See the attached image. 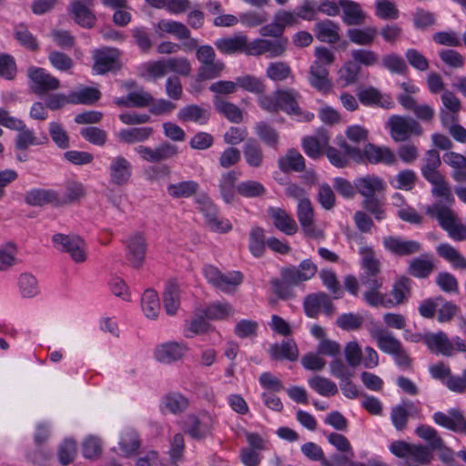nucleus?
<instances>
[{"instance_id":"b1692460","label":"nucleus","mask_w":466,"mask_h":466,"mask_svg":"<svg viewBox=\"0 0 466 466\" xmlns=\"http://www.w3.org/2000/svg\"><path fill=\"white\" fill-rule=\"evenodd\" d=\"M435 269L433 258L431 254L425 253L411 259L409 263L408 272L414 278L426 279Z\"/></svg>"},{"instance_id":"f03ea898","label":"nucleus","mask_w":466,"mask_h":466,"mask_svg":"<svg viewBox=\"0 0 466 466\" xmlns=\"http://www.w3.org/2000/svg\"><path fill=\"white\" fill-rule=\"evenodd\" d=\"M387 127L393 141L405 142L412 137H420L423 128L420 122L410 116L392 115L390 116Z\"/></svg>"},{"instance_id":"7ed1b4c3","label":"nucleus","mask_w":466,"mask_h":466,"mask_svg":"<svg viewBox=\"0 0 466 466\" xmlns=\"http://www.w3.org/2000/svg\"><path fill=\"white\" fill-rule=\"evenodd\" d=\"M204 276L214 288L228 294L234 293L237 287L243 281L241 272L232 271L224 274L212 265H208L204 268Z\"/></svg>"},{"instance_id":"f704fd0d","label":"nucleus","mask_w":466,"mask_h":466,"mask_svg":"<svg viewBox=\"0 0 466 466\" xmlns=\"http://www.w3.org/2000/svg\"><path fill=\"white\" fill-rule=\"evenodd\" d=\"M425 212L428 216L435 218L444 230L450 229L451 226H453V223L456 221L454 212L439 203L428 206L425 208Z\"/></svg>"},{"instance_id":"3c124183","label":"nucleus","mask_w":466,"mask_h":466,"mask_svg":"<svg viewBox=\"0 0 466 466\" xmlns=\"http://www.w3.org/2000/svg\"><path fill=\"white\" fill-rule=\"evenodd\" d=\"M198 190V184L195 181H182L177 184H170L167 187V193L175 198H187L194 196Z\"/></svg>"},{"instance_id":"393cba45","label":"nucleus","mask_w":466,"mask_h":466,"mask_svg":"<svg viewBox=\"0 0 466 466\" xmlns=\"http://www.w3.org/2000/svg\"><path fill=\"white\" fill-rule=\"evenodd\" d=\"M268 352L273 360L296 361L299 358V350L293 339L282 340L281 343L271 345Z\"/></svg>"},{"instance_id":"4d7b16f0","label":"nucleus","mask_w":466,"mask_h":466,"mask_svg":"<svg viewBox=\"0 0 466 466\" xmlns=\"http://www.w3.org/2000/svg\"><path fill=\"white\" fill-rule=\"evenodd\" d=\"M225 69V64L216 58L211 59L207 64L200 65L198 69V78L200 80H209L218 77Z\"/></svg>"},{"instance_id":"6e6552de","label":"nucleus","mask_w":466,"mask_h":466,"mask_svg":"<svg viewBox=\"0 0 466 466\" xmlns=\"http://www.w3.org/2000/svg\"><path fill=\"white\" fill-rule=\"evenodd\" d=\"M421 409L412 400H403L399 405L394 406L390 411V419L393 426L397 431L406 429L409 418L420 419Z\"/></svg>"},{"instance_id":"a211bd4d","label":"nucleus","mask_w":466,"mask_h":466,"mask_svg":"<svg viewBox=\"0 0 466 466\" xmlns=\"http://www.w3.org/2000/svg\"><path fill=\"white\" fill-rule=\"evenodd\" d=\"M370 164L383 163L386 165L394 164L396 157L391 149L386 147H378L374 144H367L361 150V163Z\"/></svg>"},{"instance_id":"603ef678","label":"nucleus","mask_w":466,"mask_h":466,"mask_svg":"<svg viewBox=\"0 0 466 466\" xmlns=\"http://www.w3.org/2000/svg\"><path fill=\"white\" fill-rule=\"evenodd\" d=\"M416 434L422 440H424L428 445L430 451L432 452L437 448L443 447V440L439 435L438 431L431 426L420 425L415 430Z\"/></svg>"},{"instance_id":"1a4fd4ad","label":"nucleus","mask_w":466,"mask_h":466,"mask_svg":"<svg viewBox=\"0 0 466 466\" xmlns=\"http://www.w3.org/2000/svg\"><path fill=\"white\" fill-rule=\"evenodd\" d=\"M278 97L279 111L281 110L289 115L302 116L305 120L310 121L314 115L312 113H303L299 106L298 99L300 97L299 92L294 89H278L276 90Z\"/></svg>"},{"instance_id":"c85d7f7f","label":"nucleus","mask_w":466,"mask_h":466,"mask_svg":"<svg viewBox=\"0 0 466 466\" xmlns=\"http://www.w3.org/2000/svg\"><path fill=\"white\" fill-rule=\"evenodd\" d=\"M25 201L27 205L34 207H41L46 204L58 207V193L52 189H32L26 192Z\"/></svg>"},{"instance_id":"6ab92c4d","label":"nucleus","mask_w":466,"mask_h":466,"mask_svg":"<svg viewBox=\"0 0 466 466\" xmlns=\"http://www.w3.org/2000/svg\"><path fill=\"white\" fill-rule=\"evenodd\" d=\"M339 5L342 9V22L349 26L361 25L367 19L366 13L361 5L352 0H339Z\"/></svg>"},{"instance_id":"5fc2aeb1","label":"nucleus","mask_w":466,"mask_h":466,"mask_svg":"<svg viewBox=\"0 0 466 466\" xmlns=\"http://www.w3.org/2000/svg\"><path fill=\"white\" fill-rule=\"evenodd\" d=\"M141 306L147 318H157L160 310V303L157 292L153 289H147L142 296Z\"/></svg>"},{"instance_id":"9d476101","label":"nucleus","mask_w":466,"mask_h":466,"mask_svg":"<svg viewBox=\"0 0 466 466\" xmlns=\"http://www.w3.org/2000/svg\"><path fill=\"white\" fill-rule=\"evenodd\" d=\"M157 27L167 34L175 35L178 40H186L182 43L184 51L190 52L198 46V40L190 37V30L181 22L160 20Z\"/></svg>"},{"instance_id":"4be33fe9","label":"nucleus","mask_w":466,"mask_h":466,"mask_svg":"<svg viewBox=\"0 0 466 466\" xmlns=\"http://www.w3.org/2000/svg\"><path fill=\"white\" fill-rule=\"evenodd\" d=\"M423 342L432 352H437L443 356H451L453 353L452 342L443 331L424 334Z\"/></svg>"},{"instance_id":"bb28decb","label":"nucleus","mask_w":466,"mask_h":466,"mask_svg":"<svg viewBox=\"0 0 466 466\" xmlns=\"http://www.w3.org/2000/svg\"><path fill=\"white\" fill-rule=\"evenodd\" d=\"M187 347L177 342H167L158 346L155 357L158 361L170 363L180 360L186 353Z\"/></svg>"},{"instance_id":"473e14b6","label":"nucleus","mask_w":466,"mask_h":466,"mask_svg":"<svg viewBox=\"0 0 466 466\" xmlns=\"http://www.w3.org/2000/svg\"><path fill=\"white\" fill-rule=\"evenodd\" d=\"M268 214L274 226L287 235H294L298 230L296 221L282 208H270Z\"/></svg>"},{"instance_id":"20e7f679","label":"nucleus","mask_w":466,"mask_h":466,"mask_svg":"<svg viewBox=\"0 0 466 466\" xmlns=\"http://www.w3.org/2000/svg\"><path fill=\"white\" fill-rule=\"evenodd\" d=\"M55 247L70 255L76 263H82L86 259V242L78 235H66L57 233L52 237Z\"/></svg>"},{"instance_id":"9b49d317","label":"nucleus","mask_w":466,"mask_h":466,"mask_svg":"<svg viewBox=\"0 0 466 466\" xmlns=\"http://www.w3.org/2000/svg\"><path fill=\"white\" fill-rule=\"evenodd\" d=\"M136 151L144 160L150 163H160L173 158L178 154L177 147L168 142H163L155 147L139 146Z\"/></svg>"},{"instance_id":"680f3d73","label":"nucleus","mask_w":466,"mask_h":466,"mask_svg":"<svg viewBox=\"0 0 466 466\" xmlns=\"http://www.w3.org/2000/svg\"><path fill=\"white\" fill-rule=\"evenodd\" d=\"M361 67L353 60L347 61L339 70V79L343 86L355 84L359 80Z\"/></svg>"},{"instance_id":"4468645a","label":"nucleus","mask_w":466,"mask_h":466,"mask_svg":"<svg viewBox=\"0 0 466 466\" xmlns=\"http://www.w3.org/2000/svg\"><path fill=\"white\" fill-rule=\"evenodd\" d=\"M108 170L110 183L116 186H124L131 177L132 165L126 157L117 156L111 159Z\"/></svg>"},{"instance_id":"864d4df0","label":"nucleus","mask_w":466,"mask_h":466,"mask_svg":"<svg viewBox=\"0 0 466 466\" xmlns=\"http://www.w3.org/2000/svg\"><path fill=\"white\" fill-rule=\"evenodd\" d=\"M94 59L93 69L100 75L113 70L116 63V58L108 50H96L94 54Z\"/></svg>"},{"instance_id":"412c9836","label":"nucleus","mask_w":466,"mask_h":466,"mask_svg":"<svg viewBox=\"0 0 466 466\" xmlns=\"http://www.w3.org/2000/svg\"><path fill=\"white\" fill-rule=\"evenodd\" d=\"M370 333L371 338L376 340L378 348L386 354L392 355L402 346L391 332L382 328H373Z\"/></svg>"},{"instance_id":"774afa93","label":"nucleus","mask_w":466,"mask_h":466,"mask_svg":"<svg viewBox=\"0 0 466 466\" xmlns=\"http://www.w3.org/2000/svg\"><path fill=\"white\" fill-rule=\"evenodd\" d=\"M382 66L390 73L405 75L408 72V66L405 60L395 53L385 55L382 59Z\"/></svg>"},{"instance_id":"dca6fc26","label":"nucleus","mask_w":466,"mask_h":466,"mask_svg":"<svg viewBox=\"0 0 466 466\" xmlns=\"http://www.w3.org/2000/svg\"><path fill=\"white\" fill-rule=\"evenodd\" d=\"M93 5L94 0H74L70 4L74 21L83 27L92 28L96 21V15L91 11Z\"/></svg>"},{"instance_id":"ea45409f","label":"nucleus","mask_w":466,"mask_h":466,"mask_svg":"<svg viewBox=\"0 0 466 466\" xmlns=\"http://www.w3.org/2000/svg\"><path fill=\"white\" fill-rule=\"evenodd\" d=\"M378 30L374 26L350 28L347 31L349 40L358 46H370L376 39Z\"/></svg>"},{"instance_id":"c9c22d12","label":"nucleus","mask_w":466,"mask_h":466,"mask_svg":"<svg viewBox=\"0 0 466 466\" xmlns=\"http://www.w3.org/2000/svg\"><path fill=\"white\" fill-rule=\"evenodd\" d=\"M243 154L246 163L254 168L262 166L264 153L260 144L254 138H249L243 147Z\"/></svg>"},{"instance_id":"09e8293b","label":"nucleus","mask_w":466,"mask_h":466,"mask_svg":"<svg viewBox=\"0 0 466 466\" xmlns=\"http://www.w3.org/2000/svg\"><path fill=\"white\" fill-rule=\"evenodd\" d=\"M425 179L433 186L431 194L434 197L442 198L447 201L452 200L451 189L444 175L440 173Z\"/></svg>"},{"instance_id":"052dcab7","label":"nucleus","mask_w":466,"mask_h":466,"mask_svg":"<svg viewBox=\"0 0 466 466\" xmlns=\"http://www.w3.org/2000/svg\"><path fill=\"white\" fill-rule=\"evenodd\" d=\"M120 450L127 457L134 454L140 448V440L137 433L133 430L126 431L119 441Z\"/></svg>"},{"instance_id":"0e129e2a","label":"nucleus","mask_w":466,"mask_h":466,"mask_svg":"<svg viewBox=\"0 0 466 466\" xmlns=\"http://www.w3.org/2000/svg\"><path fill=\"white\" fill-rule=\"evenodd\" d=\"M362 255V267L365 269L364 275H379L380 263L376 258L373 249L370 247H362L360 250Z\"/></svg>"},{"instance_id":"a18cd8bd","label":"nucleus","mask_w":466,"mask_h":466,"mask_svg":"<svg viewBox=\"0 0 466 466\" xmlns=\"http://www.w3.org/2000/svg\"><path fill=\"white\" fill-rule=\"evenodd\" d=\"M152 134L153 128L150 127H132L120 130L117 137L123 143L135 144L148 139Z\"/></svg>"},{"instance_id":"2f4dec72","label":"nucleus","mask_w":466,"mask_h":466,"mask_svg":"<svg viewBox=\"0 0 466 466\" xmlns=\"http://www.w3.org/2000/svg\"><path fill=\"white\" fill-rule=\"evenodd\" d=\"M411 279L406 276L398 278L391 289L390 308L404 304L411 295Z\"/></svg>"},{"instance_id":"bf43d9fd","label":"nucleus","mask_w":466,"mask_h":466,"mask_svg":"<svg viewBox=\"0 0 466 466\" xmlns=\"http://www.w3.org/2000/svg\"><path fill=\"white\" fill-rule=\"evenodd\" d=\"M265 234L260 227H254L249 232L248 248L253 256L259 258L265 252Z\"/></svg>"},{"instance_id":"a19ab883","label":"nucleus","mask_w":466,"mask_h":466,"mask_svg":"<svg viewBox=\"0 0 466 466\" xmlns=\"http://www.w3.org/2000/svg\"><path fill=\"white\" fill-rule=\"evenodd\" d=\"M214 106L215 109L230 122L238 124L243 120L242 110L235 104L216 96Z\"/></svg>"},{"instance_id":"aec40b11","label":"nucleus","mask_w":466,"mask_h":466,"mask_svg":"<svg viewBox=\"0 0 466 466\" xmlns=\"http://www.w3.org/2000/svg\"><path fill=\"white\" fill-rule=\"evenodd\" d=\"M397 100L401 106L406 110L412 111L415 116L423 122H431L434 118V109L427 104H418L411 96L398 95Z\"/></svg>"},{"instance_id":"69168bd1","label":"nucleus","mask_w":466,"mask_h":466,"mask_svg":"<svg viewBox=\"0 0 466 466\" xmlns=\"http://www.w3.org/2000/svg\"><path fill=\"white\" fill-rule=\"evenodd\" d=\"M309 385L322 396H332L338 392L336 384L330 380L321 377L314 376L309 380Z\"/></svg>"},{"instance_id":"4c0bfd02","label":"nucleus","mask_w":466,"mask_h":466,"mask_svg":"<svg viewBox=\"0 0 466 466\" xmlns=\"http://www.w3.org/2000/svg\"><path fill=\"white\" fill-rule=\"evenodd\" d=\"M215 46L223 54L246 53L248 38L246 35L220 38L215 42Z\"/></svg>"},{"instance_id":"a878e982","label":"nucleus","mask_w":466,"mask_h":466,"mask_svg":"<svg viewBox=\"0 0 466 466\" xmlns=\"http://www.w3.org/2000/svg\"><path fill=\"white\" fill-rule=\"evenodd\" d=\"M313 30L320 42L336 44L339 40V25L332 20L325 19L316 23Z\"/></svg>"},{"instance_id":"c756f323","label":"nucleus","mask_w":466,"mask_h":466,"mask_svg":"<svg viewBox=\"0 0 466 466\" xmlns=\"http://www.w3.org/2000/svg\"><path fill=\"white\" fill-rule=\"evenodd\" d=\"M187 424L186 433L195 440H202L211 431V420L208 416H189Z\"/></svg>"},{"instance_id":"e2e57ef3","label":"nucleus","mask_w":466,"mask_h":466,"mask_svg":"<svg viewBox=\"0 0 466 466\" xmlns=\"http://www.w3.org/2000/svg\"><path fill=\"white\" fill-rule=\"evenodd\" d=\"M101 97V93L95 87H85L70 94L71 104L93 105Z\"/></svg>"},{"instance_id":"7c9ffc66","label":"nucleus","mask_w":466,"mask_h":466,"mask_svg":"<svg viewBox=\"0 0 466 466\" xmlns=\"http://www.w3.org/2000/svg\"><path fill=\"white\" fill-rule=\"evenodd\" d=\"M443 161L453 171L451 177L458 183H466V157L459 153L450 151L443 155Z\"/></svg>"},{"instance_id":"ddd939ff","label":"nucleus","mask_w":466,"mask_h":466,"mask_svg":"<svg viewBox=\"0 0 466 466\" xmlns=\"http://www.w3.org/2000/svg\"><path fill=\"white\" fill-rule=\"evenodd\" d=\"M147 240L143 234L135 233L127 241V259L135 268H140L146 258Z\"/></svg>"},{"instance_id":"338daca9","label":"nucleus","mask_w":466,"mask_h":466,"mask_svg":"<svg viewBox=\"0 0 466 466\" xmlns=\"http://www.w3.org/2000/svg\"><path fill=\"white\" fill-rule=\"evenodd\" d=\"M237 192L240 196L248 198H259L265 195L266 188L258 181L247 180L237 185Z\"/></svg>"},{"instance_id":"37998d69","label":"nucleus","mask_w":466,"mask_h":466,"mask_svg":"<svg viewBox=\"0 0 466 466\" xmlns=\"http://www.w3.org/2000/svg\"><path fill=\"white\" fill-rule=\"evenodd\" d=\"M163 303L168 315H175L180 306V289L176 282L170 281L163 293Z\"/></svg>"},{"instance_id":"49530a36","label":"nucleus","mask_w":466,"mask_h":466,"mask_svg":"<svg viewBox=\"0 0 466 466\" xmlns=\"http://www.w3.org/2000/svg\"><path fill=\"white\" fill-rule=\"evenodd\" d=\"M177 118L182 122L192 121L206 124L209 118V112L199 106L188 105L179 110Z\"/></svg>"},{"instance_id":"72a5a7b5","label":"nucleus","mask_w":466,"mask_h":466,"mask_svg":"<svg viewBox=\"0 0 466 466\" xmlns=\"http://www.w3.org/2000/svg\"><path fill=\"white\" fill-rule=\"evenodd\" d=\"M239 176V172L230 170L222 174L218 181L220 195L223 200L228 204L232 203L235 199V193L237 191L236 182L238 181Z\"/></svg>"},{"instance_id":"5701e85b","label":"nucleus","mask_w":466,"mask_h":466,"mask_svg":"<svg viewBox=\"0 0 466 466\" xmlns=\"http://www.w3.org/2000/svg\"><path fill=\"white\" fill-rule=\"evenodd\" d=\"M433 420L451 431L461 432L466 428V420L459 410L452 409L448 414L438 411L433 415Z\"/></svg>"},{"instance_id":"8fccbe9b","label":"nucleus","mask_w":466,"mask_h":466,"mask_svg":"<svg viewBox=\"0 0 466 466\" xmlns=\"http://www.w3.org/2000/svg\"><path fill=\"white\" fill-rule=\"evenodd\" d=\"M440 257L452 264L456 268H466V258L450 244H441L437 247Z\"/></svg>"},{"instance_id":"c03bdc74","label":"nucleus","mask_w":466,"mask_h":466,"mask_svg":"<svg viewBox=\"0 0 466 466\" xmlns=\"http://www.w3.org/2000/svg\"><path fill=\"white\" fill-rule=\"evenodd\" d=\"M65 187L64 196H58V207L77 203L86 196L85 187L80 182L67 181Z\"/></svg>"},{"instance_id":"de8ad7c7","label":"nucleus","mask_w":466,"mask_h":466,"mask_svg":"<svg viewBox=\"0 0 466 466\" xmlns=\"http://www.w3.org/2000/svg\"><path fill=\"white\" fill-rule=\"evenodd\" d=\"M255 132L258 138L268 147L277 149L279 136L278 131L266 122H258L255 126Z\"/></svg>"},{"instance_id":"f3484780","label":"nucleus","mask_w":466,"mask_h":466,"mask_svg":"<svg viewBox=\"0 0 466 466\" xmlns=\"http://www.w3.org/2000/svg\"><path fill=\"white\" fill-rule=\"evenodd\" d=\"M383 246L388 251L400 257L410 256L421 249V244L418 241L405 240L392 236L383 238Z\"/></svg>"},{"instance_id":"f8f14e48","label":"nucleus","mask_w":466,"mask_h":466,"mask_svg":"<svg viewBox=\"0 0 466 466\" xmlns=\"http://www.w3.org/2000/svg\"><path fill=\"white\" fill-rule=\"evenodd\" d=\"M303 308L306 315L312 319L318 318L321 309L328 316L334 312V305L329 295L324 292L308 295L304 299Z\"/></svg>"},{"instance_id":"2eb2a0df","label":"nucleus","mask_w":466,"mask_h":466,"mask_svg":"<svg viewBox=\"0 0 466 466\" xmlns=\"http://www.w3.org/2000/svg\"><path fill=\"white\" fill-rule=\"evenodd\" d=\"M356 187L363 198L384 196L387 188L386 182L376 175H366L357 178Z\"/></svg>"},{"instance_id":"e433bc0d","label":"nucleus","mask_w":466,"mask_h":466,"mask_svg":"<svg viewBox=\"0 0 466 466\" xmlns=\"http://www.w3.org/2000/svg\"><path fill=\"white\" fill-rule=\"evenodd\" d=\"M279 167L287 173L289 171L301 172L305 169V160L296 149H289L285 157L278 160Z\"/></svg>"},{"instance_id":"f257e3e1","label":"nucleus","mask_w":466,"mask_h":466,"mask_svg":"<svg viewBox=\"0 0 466 466\" xmlns=\"http://www.w3.org/2000/svg\"><path fill=\"white\" fill-rule=\"evenodd\" d=\"M390 451L395 456L404 459L407 466L429 465L433 459V454L427 446L410 444L404 441H393Z\"/></svg>"},{"instance_id":"39448f33","label":"nucleus","mask_w":466,"mask_h":466,"mask_svg":"<svg viewBox=\"0 0 466 466\" xmlns=\"http://www.w3.org/2000/svg\"><path fill=\"white\" fill-rule=\"evenodd\" d=\"M288 38H279L275 40L256 39L248 43L246 54L248 56H262L268 54L269 57L281 56L287 50Z\"/></svg>"},{"instance_id":"13d9d810","label":"nucleus","mask_w":466,"mask_h":466,"mask_svg":"<svg viewBox=\"0 0 466 466\" xmlns=\"http://www.w3.org/2000/svg\"><path fill=\"white\" fill-rule=\"evenodd\" d=\"M233 313L232 306L228 302H216L203 309V314L209 320L225 319Z\"/></svg>"},{"instance_id":"58836bf2","label":"nucleus","mask_w":466,"mask_h":466,"mask_svg":"<svg viewBox=\"0 0 466 466\" xmlns=\"http://www.w3.org/2000/svg\"><path fill=\"white\" fill-rule=\"evenodd\" d=\"M386 204L384 196H377L368 198H363L361 207L366 213L371 216L375 220L381 221L386 218Z\"/></svg>"},{"instance_id":"6e6d98bb","label":"nucleus","mask_w":466,"mask_h":466,"mask_svg":"<svg viewBox=\"0 0 466 466\" xmlns=\"http://www.w3.org/2000/svg\"><path fill=\"white\" fill-rule=\"evenodd\" d=\"M441 165L440 154L435 149H430L425 153L423 158V165L421 166L420 171L424 178L431 176L440 174L439 167Z\"/></svg>"},{"instance_id":"0eeeda50","label":"nucleus","mask_w":466,"mask_h":466,"mask_svg":"<svg viewBox=\"0 0 466 466\" xmlns=\"http://www.w3.org/2000/svg\"><path fill=\"white\" fill-rule=\"evenodd\" d=\"M318 271V267L310 259H304L299 267L283 268L281 278L289 285L296 286L312 279Z\"/></svg>"},{"instance_id":"cd10ccee","label":"nucleus","mask_w":466,"mask_h":466,"mask_svg":"<svg viewBox=\"0 0 466 466\" xmlns=\"http://www.w3.org/2000/svg\"><path fill=\"white\" fill-rule=\"evenodd\" d=\"M309 75L310 85L317 90L327 93L331 89L332 84L329 78V71L328 67L312 64L309 67Z\"/></svg>"},{"instance_id":"423d86ee","label":"nucleus","mask_w":466,"mask_h":466,"mask_svg":"<svg viewBox=\"0 0 466 466\" xmlns=\"http://www.w3.org/2000/svg\"><path fill=\"white\" fill-rule=\"evenodd\" d=\"M28 77L32 82V91L38 96L55 91L60 87L59 79L41 67H30Z\"/></svg>"},{"instance_id":"79ce46f5","label":"nucleus","mask_w":466,"mask_h":466,"mask_svg":"<svg viewBox=\"0 0 466 466\" xmlns=\"http://www.w3.org/2000/svg\"><path fill=\"white\" fill-rule=\"evenodd\" d=\"M328 144L329 137L325 133H320L318 137H306L302 142L305 153L315 159L321 156L322 149L327 147Z\"/></svg>"}]
</instances>
